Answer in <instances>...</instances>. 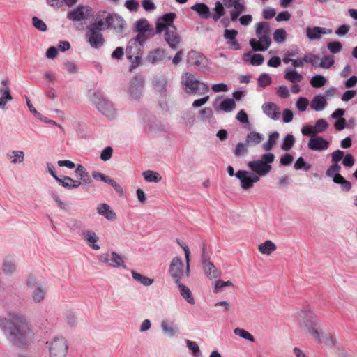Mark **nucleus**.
<instances>
[{"label":"nucleus","instance_id":"1","mask_svg":"<svg viewBox=\"0 0 357 357\" xmlns=\"http://www.w3.org/2000/svg\"><path fill=\"white\" fill-rule=\"evenodd\" d=\"M0 328L14 345L27 348L33 340L34 333L21 314L10 312L6 318H0Z\"/></svg>","mask_w":357,"mask_h":357},{"label":"nucleus","instance_id":"2","mask_svg":"<svg viewBox=\"0 0 357 357\" xmlns=\"http://www.w3.org/2000/svg\"><path fill=\"white\" fill-rule=\"evenodd\" d=\"M247 166L251 172L238 170L236 173V177L241 181V188L245 190L252 188L254 183L259 181L260 176H266L272 169L271 165L264 164L259 160L250 161Z\"/></svg>","mask_w":357,"mask_h":357},{"label":"nucleus","instance_id":"3","mask_svg":"<svg viewBox=\"0 0 357 357\" xmlns=\"http://www.w3.org/2000/svg\"><path fill=\"white\" fill-rule=\"evenodd\" d=\"M294 321L301 330L310 333L314 339L320 340L317 315L311 309L303 307L297 311L294 314Z\"/></svg>","mask_w":357,"mask_h":357},{"label":"nucleus","instance_id":"4","mask_svg":"<svg viewBox=\"0 0 357 357\" xmlns=\"http://www.w3.org/2000/svg\"><path fill=\"white\" fill-rule=\"evenodd\" d=\"M255 32L258 38H251L249 41L250 45L255 52H265L271 46V27L266 22H260L255 25Z\"/></svg>","mask_w":357,"mask_h":357},{"label":"nucleus","instance_id":"5","mask_svg":"<svg viewBox=\"0 0 357 357\" xmlns=\"http://www.w3.org/2000/svg\"><path fill=\"white\" fill-rule=\"evenodd\" d=\"M106 29V24L102 20H96L86 27L85 38L89 45L94 49H99L105 43L102 31Z\"/></svg>","mask_w":357,"mask_h":357},{"label":"nucleus","instance_id":"6","mask_svg":"<svg viewBox=\"0 0 357 357\" xmlns=\"http://www.w3.org/2000/svg\"><path fill=\"white\" fill-rule=\"evenodd\" d=\"M181 84L188 94L202 95L209 91L208 86L197 80L190 73H185L181 77Z\"/></svg>","mask_w":357,"mask_h":357},{"label":"nucleus","instance_id":"7","mask_svg":"<svg viewBox=\"0 0 357 357\" xmlns=\"http://www.w3.org/2000/svg\"><path fill=\"white\" fill-rule=\"evenodd\" d=\"M49 357H66L68 349L63 337H55L46 342Z\"/></svg>","mask_w":357,"mask_h":357},{"label":"nucleus","instance_id":"8","mask_svg":"<svg viewBox=\"0 0 357 357\" xmlns=\"http://www.w3.org/2000/svg\"><path fill=\"white\" fill-rule=\"evenodd\" d=\"M169 273L175 283H179L184 278H189L190 272L187 275L186 267L179 257H174L169 264Z\"/></svg>","mask_w":357,"mask_h":357},{"label":"nucleus","instance_id":"9","mask_svg":"<svg viewBox=\"0 0 357 357\" xmlns=\"http://www.w3.org/2000/svg\"><path fill=\"white\" fill-rule=\"evenodd\" d=\"M26 286L31 289V297L33 303H42L46 296V289L41 285L38 284L36 276L30 275L26 281Z\"/></svg>","mask_w":357,"mask_h":357},{"label":"nucleus","instance_id":"10","mask_svg":"<svg viewBox=\"0 0 357 357\" xmlns=\"http://www.w3.org/2000/svg\"><path fill=\"white\" fill-rule=\"evenodd\" d=\"M96 108L105 116L113 119L117 116V110L114 104L108 99L100 96L93 100Z\"/></svg>","mask_w":357,"mask_h":357},{"label":"nucleus","instance_id":"11","mask_svg":"<svg viewBox=\"0 0 357 357\" xmlns=\"http://www.w3.org/2000/svg\"><path fill=\"white\" fill-rule=\"evenodd\" d=\"M93 15V10L92 8L79 6L68 13L67 18L73 22H80L89 20Z\"/></svg>","mask_w":357,"mask_h":357},{"label":"nucleus","instance_id":"12","mask_svg":"<svg viewBox=\"0 0 357 357\" xmlns=\"http://www.w3.org/2000/svg\"><path fill=\"white\" fill-rule=\"evenodd\" d=\"M106 29L112 28L116 32H122L125 28L126 22L123 18L118 14H107L105 17Z\"/></svg>","mask_w":357,"mask_h":357},{"label":"nucleus","instance_id":"13","mask_svg":"<svg viewBox=\"0 0 357 357\" xmlns=\"http://www.w3.org/2000/svg\"><path fill=\"white\" fill-rule=\"evenodd\" d=\"M102 261L112 268H126L125 261L121 255L115 251L102 256Z\"/></svg>","mask_w":357,"mask_h":357},{"label":"nucleus","instance_id":"14","mask_svg":"<svg viewBox=\"0 0 357 357\" xmlns=\"http://www.w3.org/2000/svg\"><path fill=\"white\" fill-rule=\"evenodd\" d=\"M227 8H233L230 13L231 20L236 21L239 15L245 10V5L242 0H222Z\"/></svg>","mask_w":357,"mask_h":357},{"label":"nucleus","instance_id":"15","mask_svg":"<svg viewBox=\"0 0 357 357\" xmlns=\"http://www.w3.org/2000/svg\"><path fill=\"white\" fill-rule=\"evenodd\" d=\"M138 34L136 38L131 39L126 48V53L128 54V59H132L134 56L135 53H132V50L133 47L139 46V47L143 46L144 43L149 38L152 37L153 36H149V32H137Z\"/></svg>","mask_w":357,"mask_h":357},{"label":"nucleus","instance_id":"16","mask_svg":"<svg viewBox=\"0 0 357 357\" xmlns=\"http://www.w3.org/2000/svg\"><path fill=\"white\" fill-rule=\"evenodd\" d=\"M144 79L142 76H135L130 81L128 93L132 99H137L142 95Z\"/></svg>","mask_w":357,"mask_h":357},{"label":"nucleus","instance_id":"17","mask_svg":"<svg viewBox=\"0 0 357 357\" xmlns=\"http://www.w3.org/2000/svg\"><path fill=\"white\" fill-rule=\"evenodd\" d=\"M164 38L172 50H176L181 41V38L177 33L175 26H172L171 28L167 30V32L165 33Z\"/></svg>","mask_w":357,"mask_h":357},{"label":"nucleus","instance_id":"18","mask_svg":"<svg viewBox=\"0 0 357 357\" xmlns=\"http://www.w3.org/2000/svg\"><path fill=\"white\" fill-rule=\"evenodd\" d=\"M92 176L96 180H100L101 181L109 184L111 186L114 188V189L115 190L116 193L119 194V196H123L124 191L123 188L119 183H117L114 179H112L109 176H105V174L97 171H94L92 172Z\"/></svg>","mask_w":357,"mask_h":357},{"label":"nucleus","instance_id":"19","mask_svg":"<svg viewBox=\"0 0 357 357\" xmlns=\"http://www.w3.org/2000/svg\"><path fill=\"white\" fill-rule=\"evenodd\" d=\"M332 32L331 29L325 27L314 26L306 29V36L310 40H319L321 38V35H328L332 33Z\"/></svg>","mask_w":357,"mask_h":357},{"label":"nucleus","instance_id":"20","mask_svg":"<svg viewBox=\"0 0 357 357\" xmlns=\"http://www.w3.org/2000/svg\"><path fill=\"white\" fill-rule=\"evenodd\" d=\"M81 236L85 241H86L88 245L91 249L94 250H98L100 249V245L97 243L99 241V237L95 231L90 229L82 231Z\"/></svg>","mask_w":357,"mask_h":357},{"label":"nucleus","instance_id":"21","mask_svg":"<svg viewBox=\"0 0 357 357\" xmlns=\"http://www.w3.org/2000/svg\"><path fill=\"white\" fill-rule=\"evenodd\" d=\"M307 146L312 151H324L328 149L329 142L321 137L316 136L309 140Z\"/></svg>","mask_w":357,"mask_h":357},{"label":"nucleus","instance_id":"22","mask_svg":"<svg viewBox=\"0 0 357 357\" xmlns=\"http://www.w3.org/2000/svg\"><path fill=\"white\" fill-rule=\"evenodd\" d=\"M98 215L104 217L109 221H114L116 219V214L111 206L107 204H100L96 207Z\"/></svg>","mask_w":357,"mask_h":357},{"label":"nucleus","instance_id":"23","mask_svg":"<svg viewBox=\"0 0 357 357\" xmlns=\"http://www.w3.org/2000/svg\"><path fill=\"white\" fill-rule=\"evenodd\" d=\"M205 56L195 50H191L188 54V63L196 66L197 67H202L205 66Z\"/></svg>","mask_w":357,"mask_h":357},{"label":"nucleus","instance_id":"24","mask_svg":"<svg viewBox=\"0 0 357 357\" xmlns=\"http://www.w3.org/2000/svg\"><path fill=\"white\" fill-rule=\"evenodd\" d=\"M56 181L60 185L68 189L77 188L82 185L81 181L79 180H74L68 176L59 177Z\"/></svg>","mask_w":357,"mask_h":357},{"label":"nucleus","instance_id":"25","mask_svg":"<svg viewBox=\"0 0 357 357\" xmlns=\"http://www.w3.org/2000/svg\"><path fill=\"white\" fill-rule=\"evenodd\" d=\"M262 110L266 115L274 120H278L280 116L276 104L273 102L264 103L262 105Z\"/></svg>","mask_w":357,"mask_h":357},{"label":"nucleus","instance_id":"26","mask_svg":"<svg viewBox=\"0 0 357 357\" xmlns=\"http://www.w3.org/2000/svg\"><path fill=\"white\" fill-rule=\"evenodd\" d=\"M6 158L13 165L21 164L24 160L25 153L22 151L10 150L6 153Z\"/></svg>","mask_w":357,"mask_h":357},{"label":"nucleus","instance_id":"27","mask_svg":"<svg viewBox=\"0 0 357 357\" xmlns=\"http://www.w3.org/2000/svg\"><path fill=\"white\" fill-rule=\"evenodd\" d=\"M13 100L9 87H0V109L6 110L7 104Z\"/></svg>","mask_w":357,"mask_h":357},{"label":"nucleus","instance_id":"28","mask_svg":"<svg viewBox=\"0 0 357 357\" xmlns=\"http://www.w3.org/2000/svg\"><path fill=\"white\" fill-rule=\"evenodd\" d=\"M165 57V51L160 48H157L149 53L146 60L155 64L159 61H162Z\"/></svg>","mask_w":357,"mask_h":357},{"label":"nucleus","instance_id":"29","mask_svg":"<svg viewBox=\"0 0 357 357\" xmlns=\"http://www.w3.org/2000/svg\"><path fill=\"white\" fill-rule=\"evenodd\" d=\"M204 274L211 280L220 278L221 273L215 266L213 263L208 262L202 265Z\"/></svg>","mask_w":357,"mask_h":357},{"label":"nucleus","instance_id":"30","mask_svg":"<svg viewBox=\"0 0 357 357\" xmlns=\"http://www.w3.org/2000/svg\"><path fill=\"white\" fill-rule=\"evenodd\" d=\"M264 139V137L262 134L252 131L246 135L245 142L248 146H255L259 144Z\"/></svg>","mask_w":357,"mask_h":357},{"label":"nucleus","instance_id":"31","mask_svg":"<svg viewBox=\"0 0 357 357\" xmlns=\"http://www.w3.org/2000/svg\"><path fill=\"white\" fill-rule=\"evenodd\" d=\"M76 176L80 180L81 183L84 184H89L91 182V176L86 168L82 165H77L75 170Z\"/></svg>","mask_w":357,"mask_h":357},{"label":"nucleus","instance_id":"32","mask_svg":"<svg viewBox=\"0 0 357 357\" xmlns=\"http://www.w3.org/2000/svg\"><path fill=\"white\" fill-rule=\"evenodd\" d=\"M179 290L181 296L190 305L195 304V299L192 294L190 289L185 285L183 284L181 282L175 283Z\"/></svg>","mask_w":357,"mask_h":357},{"label":"nucleus","instance_id":"33","mask_svg":"<svg viewBox=\"0 0 357 357\" xmlns=\"http://www.w3.org/2000/svg\"><path fill=\"white\" fill-rule=\"evenodd\" d=\"M277 249L276 245L271 240H266L258 245V250L262 255H270Z\"/></svg>","mask_w":357,"mask_h":357},{"label":"nucleus","instance_id":"34","mask_svg":"<svg viewBox=\"0 0 357 357\" xmlns=\"http://www.w3.org/2000/svg\"><path fill=\"white\" fill-rule=\"evenodd\" d=\"M326 105L327 101L325 97L321 95H318L313 98L310 104V107L315 111H321L326 107Z\"/></svg>","mask_w":357,"mask_h":357},{"label":"nucleus","instance_id":"35","mask_svg":"<svg viewBox=\"0 0 357 357\" xmlns=\"http://www.w3.org/2000/svg\"><path fill=\"white\" fill-rule=\"evenodd\" d=\"M191 9L195 10L199 17L204 19L209 18L211 15L209 8L203 3H199L193 5Z\"/></svg>","mask_w":357,"mask_h":357},{"label":"nucleus","instance_id":"36","mask_svg":"<svg viewBox=\"0 0 357 357\" xmlns=\"http://www.w3.org/2000/svg\"><path fill=\"white\" fill-rule=\"evenodd\" d=\"M135 31L136 32H149V36H153V31L150 29L149 22L146 19H140L135 24Z\"/></svg>","mask_w":357,"mask_h":357},{"label":"nucleus","instance_id":"37","mask_svg":"<svg viewBox=\"0 0 357 357\" xmlns=\"http://www.w3.org/2000/svg\"><path fill=\"white\" fill-rule=\"evenodd\" d=\"M131 275L132 276L133 280L137 282V283H139L145 287L151 286L153 283V280L151 278H149L137 271L132 270L131 271Z\"/></svg>","mask_w":357,"mask_h":357},{"label":"nucleus","instance_id":"38","mask_svg":"<svg viewBox=\"0 0 357 357\" xmlns=\"http://www.w3.org/2000/svg\"><path fill=\"white\" fill-rule=\"evenodd\" d=\"M2 271L6 275H12L16 271V264L10 259H4L2 264Z\"/></svg>","mask_w":357,"mask_h":357},{"label":"nucleus","instance_id":"39","mask_svg":"<svg viewBox=\"0 0 357 357\" xmlns=\"http://www.w3.org/2000/svg\"><path fill=\"white\" fill-rule=\"evenodd\" d=\"M318 343L320 344H325L328 347H335L337 346V341L336 337L331 335V334H327L326 335H321L320 334V340L318 339H314Z\"/></svg>","mask_w":357,"mask_h":357},{"label":"nucleus","instance_id":"40","mask_svg":"<svg viewBox=\"0 0 357 357\" xmlns=\"http://www.w3.org/2000/svg\"><path fill=\"white\" fill-rule=\"evenodd\" d=\"M284 78L292 83H298L303 79V76L296 70H287Z\"/></svg>","mask_w":357,"mask_h":357},{"label":"nucleus","instance_id":"41","mask_svg":"<svg viewBox=\"0 0 357 357\" xmlns=\"http://www.w3.org/2000/svg\"><path fill=\"white\" fill-rule=\"evenodd\" d=\"M279 137L280 135L276 131L271 133L268 136V141L262 144L263 149L266 151H271L273 146L276 144Z\"/></svg>","mask_w":357,"mask_h":357},{"label":"nucleus","instance_id":"42","mask_svg":"<svg viewBox=\"0 0 357 357\" xmlns=\"http://www.w3.org/2000/svg\"><path fill=\"white\" fill-rule=\"evenodd\" d=\"M142 175L147 182L158 183L162 180V176L160 174L152 170L144 171Z\"/></svg>","mask_w":357,"mask_h":357},{"label":"nucleus","instance_id":"43","mask_svg":"<svg viewBox=\"0 0 357 357\" xmlns=\"http://www.w3.org/2000/svg\"><path fill=\"white\" fill-rule=\"evenodd\" d=\"M162 331L164 334L169 336L174 337L176 333V330L174 327L171 324L167 319H163L161 321L160 324Z\"/></svg>","mask_w":357,"mask_h":357},{"label":"nucleus","instance_id":"44","mask_svg":"<svg viewBox=\"0 0 357 357\" xmlns=\"http://www.w3.org/2000/svg\"><path fill=\"white\" fill-rule=\"evenodd\" d=\"M63 318L67 324L74 328L77 324V318L75 313L72 310H66L63 312Z\"/></svg>","mask_w":357,"mask_h":357},{"label":"nucleus","instance_id":"45","mask_svg":"<svg viewBox=\"0 0 357 357\" xmlns=\"http://www.w3.org/2000/svg\"><path fill=\"white\" fill-rule=\"evenodd\" d=\"M236 107V102L232 98H227L221 102L220 104V109L225 112H230Z\"/></svg>","mask_w":357,"mask_h":357},{"label":"nucleus","instance_id":"46","mask_svg":"<svg viewBox=\"0 0 357 357\" xmlns=\"http://www.w3.org/2000/svg\"><path fill=\"white\" fill-rule=\"evenodd\" d=\"M176 242L183 248V250L184 251L185 258V261H186V272H187V275H188L190 273V249H189L188 246L186 245L183 241H182L179 239H176Z\"/></svg>","mask_w":357,"mask_h":357},{"label":"nucleus","instance_id":"47","mask_svg":"<svg viewBox=\"0 0 357 357\" xmlns=\"http://www.w3.org/2000/svg\"><path fill=\"white\" fill-rule=\"evenodd\" d=\"M249 146L247 144L246 142H239L236 144L234 150V154L236 157H241L245 155H246L248 152V147Z\"/></svg>","mask_w":357,"mask_h":357},{"label":"nucleus","instance_id":"48","mask_svg":"<svg viewBox=\"0 0 357 357\" xmlns=\"http://www.w3.org/2000/svg\"><path fill=\"white\" fill-rule=\"evenodd\" d=\"M234 333L249 342H253L255 341L253 335L243 328H236L234 329Z\"/></svg>","mask_w":357,"mask_h":357},{"label":"nucleus","instance_id":"49","mask_svg":"<svg viewBox=\"0 0 357 357\" xmlns=\"http://www.w3.org/2000/svg\"><path fill=\"white\" fill-rule=\"evenodd\" d=\"M295 143V138L291 134H288L284 137L281 149L284 151H289Z\"/></svg>","mask_w":357,"mask_h":357},{"label":"nucleus","instance_id":"50","mask_svg":"<svg viewBox=\"0 0 357 357\" xmlns=\"http://www.w3.org/2000/svg\"><path fill=\"white\" fill-rule=\"evenodd\" d=\"M326 83V78L321 75H317L315 76H313L310 79V84L314 88H320L324 86Z\"/></svg>","mask_w":357,"mask_h":357},{"label":"nucleus","instance_id":"51","mask_svg":"<svg viewBox=\"0 0 357 357\" xmlns=\"http://www.w3.org/2000/svg\"><path fill=\"white\" fill-rule=\"evenodd\" d=\"M273 40L278 43H282L286 40L287 32L283 29H278L273 33Z\"/></svg>","mask_w":357,"mask_h":357},{"label":"nucleus","instance_id":"52","mask_svg":"<svg viewBox=\"0 0 357 357\" xmlns=\"http://www.w3.org/2000/svg\"><path fill=\"white\" fill-rule=\"evenodd\" d=\"M328 128V122L324 119H320L318 121H317L314 124V132H316V135L318 133H321L324 132Z\"/></svg>","mask_w":357,"mask_h":357},{"label":"nucleus","instance_id":"53","mask_svg":"<svg viewBox=\"0 0 357 357\" xmlns=\"http://www.w3.org/2000/svg\"><path fill=\"white\" fill-rule=\"evenodd\" d=\"M186 344L188 348L192 351V354L195 357L202 356V353L200 351L199 347L195 342L188 340H186Z\"/></svg>","mask_w":357,"mask_h":357},{"label":"nucleus","instance_id":"54","mask_svg":"<svg viewBox=\"0 0 357 357\" xmlns=\"http://www.w3.org/2000/svg\"><path fill=\"white\" fill-rule=\"evenodd\" d=\"M294 167L296 170L303 169L308 171L311 168V165L306 163L303 157H299L294 163Z\"/></svg>","mask_w":357,"mask_h":357},{"label":"nucleus","instance_id":"55","mask_svg":"<svg viewBox=\"0 0 357 357\" xmlns=\"http://www.w3.org/2000/svg\"><path fill=\"white\" fill-rule=\"evenodd\" d=\"M214 11L215 13L213 15V18L215 21H218L222 15H224L225 8L223 7V5L220 1H217L215 3Z\"/></svg>","mask_w":357,"mask_h":357},{"label":"nucleus","instance_id":"56","mask_svg":"<svg viewBox=\"0 0 357 357\" xmlns=\"http://www.w3.org/2000/svg\"><path fill=\"white\" fill-rule=\"evenodd\" d=\"M84 223L79 220L74 219L71 220L70 229L73 231L82 234V231H84Z\"/></svg>","mask_w":357,"mask_h":357},{"label":"nucleus","instance_id":"57","mask_svg":"<svg viewBox=\"0 0 357 357\" xmlns=\"http://www.w3.org/2000/svg\"><path fill=\"white\" fill-rule=\"evenodd\" d=\"M341 167L339 164H333L331 165L326 172V174L328 177L336 176L340 174Z\"/></svg>","mask_w":357,"mask_h":357},{"label":"nucleus","instance_id":"58","mask_svg":"<svg viewBox=\"0 0 357 357\" xmlns=\"http://www.w3.org/2000/svg\"><path fill=\"white\" fill-rule=\"evenodd\" d=\"M328 50L333 54H337L342 50V45L339 41H333L327 44Z\"/></svg>","mask_w":357,"mask_h":357},{"label":"nucleus","instance_id":"59","mask_svg":"<svg viewBox=\"0 0 357 357\" xmlns=\"http://www.w3.org/2000/svg\"><path fill=\"white\" fill-rule=\"evenodd\" d=\"M176 14L174 13H166L164 15H162L161 17L159 18L162 22L165 23L167 26H174L173 24V22L176 17Z\"/></svg>","mask_w":357,"mask_h":357},{"label":"nucleus","instance_id":"60","mask_svg":"<svg viewBox=\"0 0 357 357\" xmlns=\"http://www.w3.org/2000/svg\"><path fill=\"white\" fill-rule=\"evenodd\" d=\"M233 283L231 281H222V280H217L214 283V290L215 293H218L222 288L226 287H232Z\"/></svg>","mask_w":357,"mask_h":357},{"label":"nucleus","instance_id":"61","mask_svg":"<svg viewBox=\"0 0 357 357\" xmlns=\"http://www.w3.org/2000/svg\"><path fill=\"white\" fill-rule=\"evenodd\" d=\"M272 82L271 77L268 74L263 73L258 79V85L261 87H266Z\"/></svg>","mask_w":357,"mask_h":357},{"label":"nucleus","instance_id":"62","mask_svg":"<svg viewBox=\"0 0 357 357\" xmlns=\"http://www.w3.org/2000/svg\"><path fill=\"white\" fill-rule=\"evenodd\" d=\"M181 119L184 121L186 126H192L195 122V116L189 111H185L182 113Z\"/></svg>","mask_w":357,"mask_h":357},{"label":"nucleus","instance_id":"63","mask_svg":"<svg viewBox=\"0 0 357 357\" xmlns=\"http://www.w3.org/2000/svg\"><path fill=\"white\" fill-rule=\"evenodd\" d=\"M32 23L33 26L40 31L44 32L47 30L46 24L42 20L39 19L37 17H33L32 18Z\"/></svg>","mask_w":357,"mask_h":357},{"label":"nucleus","instance_id":"64","mask_svg":"<svg viewBox=\"0 0 357 357\" xmlns=\"http://www.w3.org/2000/svg\"><path fill=\"white\" fill-rule=\"evenodd\" d=\"M334 64V59L332 56H324L321 59L319 65V67L323 68H329Z\"/></svg>","mask_w":357,"mask_h":357}]
</instances>
